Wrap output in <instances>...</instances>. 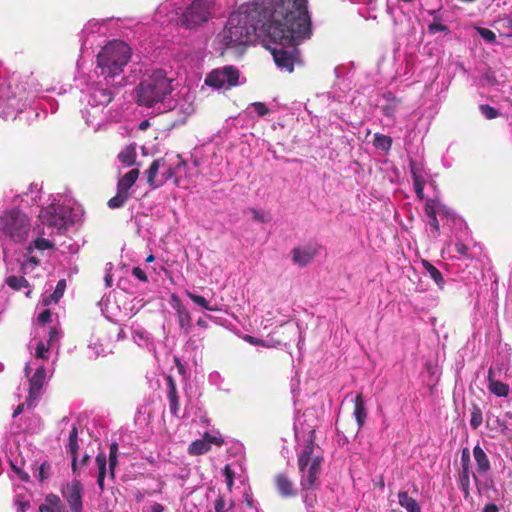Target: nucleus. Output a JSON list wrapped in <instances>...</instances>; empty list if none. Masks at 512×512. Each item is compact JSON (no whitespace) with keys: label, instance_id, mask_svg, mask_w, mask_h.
Segmentation results:
<instances>
[{"label":"nucleus","instance_id":"17","mask_svg":"<svg viewBox=\"0 0 512 512\" xmlns=\"http://www.w3.org/2000/svg\"><path fill=\"white\" fill-rule=\"evenodd\" d=\"M425 212L428 216V224L431 230L435 236L438 235L440 227L437 217L443 218L450 216V210L438 198H433L426 201Z\"/></svg>","mask_w":512,"mask_h":512},{"label":"nucleus","instance_id":"40","mask_svg":"<svg viewBox=\"0 0 512 512\" xmlns=\"http://www.w3.org/2000/svg\"><path fill=\"white\" fill-rule=\"evenodd\" d=\"M186 295L189 297V299L196 304L197 306L201 307L204 310L207 311H220L221 308L217 305H212L210 301H208L203 296H200L198 294H195L191 291H186Z\"/></svg>","mask_w":512,"mask_h":512},{"label":"nucleus","instance_id":"13","mask_svg":"<svg viewBox=\"0 0 512 512\" xmlns=\"http://www.w3.org/2000/svg\"><path fill=\"white\" fill-rule=\"evenodd\" d=\"M204 82L215 90H228L239 84V71L233 66L214 69L206 76Z\"/></svg>","mask_w":512,"mask_h":512},{"label":"nucleus","instance_id":"25","mask_svg":"<svg viewBox=\"0 0 512 512\" xmlns=\"http://www.w3.org/2000/svg\"><path fill=\"white\" fill-rule=\"evenodd\" d=\"M78 429L75 425H72V428L69 432L68 436V443L66 445V451L68 454H70L72 458V470L73 473L77 474L78 471V459H77V452H78Z\"/></svg>","mask_w":512,"mask_h":512},{"label":"nucleus","instance_id":"4","mask_svg":"<svg viewBox=\"0 0 512 512\" xmlns=\"http://www.w3.org/2000/svg\"><path fill=\"white\" fill-rule=\"evenodd\" d=\"M308 414L305 412L302 416L296 418L294 423V432L297 442L306 443L303 451L298 458L299 470L301 473V485L304 491V502L308 508L314 506L315 497L309 494V490L315 485L320 474L322 456L319 448L314 446V426L305 425Z\"/></svg>","mask_w":512,"mask_h":512},{"label":"nucleus","instance_id":"18","mask_svg":"<svg viewBox=\"0 0 512 512\" xmlns=\"http://www.w3.org/2000/svg\"><path fill=\"white\" fill-rule=\"evenodd\" d=\"M82 490L83 487L81 483L76 479L67 483L66 486L63 487L62 495L68 504V512H83Z\"/></svg>","mask_w":512,"mask_h":512},{"label":"nucleus","instance_id":"46","mask_svg":"<svg viewBox=\"0 0 512 512\" xmlns=\"http://www.w3.org/2000/svg\"><path fill=\"white\" fill-rule=\"evenodd\" d=\"M233 507L234 502L232 500L226 501L223 496H219L214 503L215 512H228Z\"/></svg>","mask_w":512,"mask_h":512},{"label":"nucleus","instance_id":"16","mask_svg":"<svg viewBox=\"0 0 512 512\" xmlns=\"http://www.w3.org/2000/svg\"><path fill=\"white\" fill-rule=\"evenodd\" d=\"M107 105H87L82 110L83 118L86 124L93 130L99 131L110 120V112L106 109Z\"/></svg>","mask_w":512,"mask_h":512},{"label":"nucleus","instance_id":"55","mask_svg":"<svg viewBox=\"0 0 512 512\" xmlns=\"http://www.w3.org/2000/svg\"><path fill=\"white\" fill-rule=\"evenodd\" d=\"M165 507L160 503H153L150 506L143 509V512H164Z\"/></svg>","mask_w":512,"mask_h":512},{"label":"nucleus","instance_id":"44","mask_svg":"<svg viewBox=\"0 0 512 512\" xmlns=\"http://www.w3.org/2000/svg\"><path fill=\"white\" fill-rule=\"evenodd\" d=\"M422 265L425 268L426 272L438 285H442L444 283V279L442 277L441 272L435 266H433L427 260H423Z\"/></svg>","mask_w":512,"mask_h":512},{"label":"nucleus","instance_id":"50","mask_svg":"<svg viewBox=\"0 0 512 512\" xmlns=\"http://www.w3.org/2000/svg\"><path fill=\"white\" fill-rule=\"evenodd\" d=\"M65 288H66L65 280L58 281L54 292L51 294L52 300H54V302H58L59 299L63 296Z\"/></svg>","mask_w":512,"mask_h":512},{"label":"nucleus","instance_id":"29","mask_svg":"<svg viewBox=\"0 0 512 512\" xmlns=\"http://www.w3.org/2000/svg\"><path fill=\"white\" fill-rule=\"evenodd\" d=\"M428 14L432 17V22L427 26L428 33L434 35L436 33H449V28L443 23V16L440 13V9L429 10Z\"/></svg>","mask_w":512,"mask_h":512},{"label":"nucleus","instance_id":"7","mask_svg":"<svg viewBox=\"0 0 512 512\" xmlns=\"http://www.w3.org/2000/svg\"><path fill=\"white\" fill-rule=\"evenodd\" d=\"M35 98L31 91H27L23 85L7 82L0 78V117L14 119L16 115L27 106H30Z\"/></svg>","mask_w":512,"mask_h":512},{"label":"nucleus","instance_id":"8","mask_svg":"<svg viewBox=\"0 0 512 512\" xmlns=\"http://www.w3.org/2000/svg\"><path fill=\"white\" fill-rule=\"evenodd\" d=\"M222 14L221 5L217 0H192L184 7L179 22L182 27L193 30Z\"/></svg>","mask_w":512,"mask_h":512},{"label":"nucleus","instance_id":"1","mask_svg":"<svg viewBox=\"0 0 512 512\" xmlns=\"http://www.w3.org/2000/svg\"><path fill=\"white\" fill-rule=\"evenodd\" d=\"M252 36L265 37L275 64L292 72L297 61V45L311 36L306 0H257L233 10L226 26L217 35L219 49L244 46Z\"/></svg>","mask_w":512,"mask_h":512},{"label":"nucleus","instance_id":"53","mask_svg":"<svg viewBox=\"0 0 512 512\" xmlns=\"http://www.w3.org/2000/svg\"><path fill=\"white\" fill-rule=\"evenodd\" d=\"M208 379L212 385L217 386L219 389L221 388V384L223 383V378L221 377V375L218 372L214 371V372L210 373Z\"/></svg>","mask_w":512,"mask_h":512},{"label":"nucleus","instance_id":"39","mask_svg":"<svg viewBox=\"0 0 512 512\" xmlns=\"http://www.w3.org/2000/svg\"><path fill=\"white\" fill-rule=\"evenodd\" d=\"M169 390H168V400H169V409L173 416L179 417V399L176 393V388L174 382L171 378L168 379Z\"/></svg>","mask_w":512,"mask_h":512},{"label":"nucleus","instance_id":"19","mask_svg":"<svg viewBox=\"0 0 512 512\" xmlns=\"http://www.w3.org/2000/svg\"><path fill=\"white\" fill-rule=\"evenodd\" d=\"M224 440L218 431L206 432L201 439L193 441L188 448L190 455H202L211 449L212 445L221 446Z\"/></svg>","mask_w":512,"mask_h":512},{"label":"nucleus","instance_id":"9","mask_svg":"<svg viewBox=\"0 0 512 512\" xmlns=\"http://www.w3.org/2000/svg\"><path fill=\"white\" fill-rule=\"evenodd\" d=\"M77 81L82 93L81 100L87 105H108L113 98L111 87L119 86L97 78L94 72L79 77Z\"/></svg>","mask_w":512,"mask_h":512},{"label":"nucleus","instance_id":"2","mask_svg":"<svg viewBox=\"0 0 512 512\" xmlns=\"http://www.w3.org/2000/svg\"><path fill=\"white\" fill-rule=\"evenodd\" d=\"M51 322V312L45 309L37 317V325L34 327L32 338L28 344L31 359L26 363L24 372L29 384V394L25 402L20 404L13 412L17 417L26 406L32 408L42 394V389L52 374L50 368V353L61 337L56 327L47 324Z\"/></svg>","mask_w":512,"mask_h":512},{"label":"nucleus","instance_id":"20","mask_svg":"<svg viewBox=\"0 0 512 512\" xmlns=\"http://www.w3.org/2000/svg\"><path fill=\"white\" fill-rule=\"evenodd\" d=\"M170 305L175 310L177 321L181 331L186 335L189 334L192 328V319L190 312L183 305L180 298L176 294L171 295Z\"/></svg>","mask_w":512,"mask_h":512},{"label":"nucleus","instance_id":"63","mask_svg":"<svg viewBox=\"0 0 512 512\" xmlns=\"http://www.w3.org/2000/svg\"><path fill=\"white\" fill-rule=\"evenodd\" d=\"M117 453H118V445H117V443L111 444L109 457L110 458H114V457L117 456Z\"/></svg>","mask_w":512,"mask_h":512},{"label":"nucleus","instance_id":"10","mask_svg":"<svg viewBox=\"0 0 512 512\" xmlns=\"http://www.w3.org/2000/svg\"><path fill=\"white\" fill-rule=\"evenodd\" d=\"M30 229V219L19 209L6 210L0 216V231L15 243L26 241Z\"/></svg>","mask_w":512,"mask_h":512},{"label":"nucleus","instance_id":"38","mask_svg":"<svg viewBox=\"0 0 512 512\" xmlns=\"http://www.w3.org/2000/svg\"><path fill=\"white\" fill-rule=\"evenodd\" d=\"M136 155V145L130 144L121 150L118 159L123 165L129 167L135 164Z\"/></svg>","mask_w":512,"mask_h":512},{"label":"nucleus","instance_id":"58","mask_svg":"<svg viewBox=\"0 0 512 512\" xmlns=\"http://www.w3.org/2000/svg\"><path fill=\"white\" fill-rule=\"evenodd\" d=\"M454 250L461 256H467L468 247L461 242L455 244Z\"/></svg>","mask_w":512,"mask_h":512},{"label":"nucleus","instance_id":"5","mask_svg":"<svg viewBox=\"0 0 512 512\" xmlns=\"http://www.w3.org/2000/svg\"><path fill=\"white\" fill-rule=\"evenodd\" d=\"M131 58L130 47L120 40L108 42L97 54V69L94 76L106 83L122 85V74Z\"/></svg>","mask_w":512,"mask_h":512},{"label":"nucleus","instance_id":"33","mask_svg":"<svg viewBox=\"0 0 512 512\" xmlns=\"http://www.w3.org/2000/svg\"><path fill=\"white\" fill-rule=\"evenodd\" d=\"M138 176L139 171L137 169H132L128 171L124 176H122L119 179L117 189L122 192L130 193L129 190L137 181Z\"/></svg>","mask_w":512,"mask_h":512},{"label":"nucleus","instance_id":"28","mask_svg":"<svg viewBox=\"0 0 512 512\" xmlns=\"http://www.w3.org/2000/svg\"><path fill=\"white\" fill-rule=\"evenodd\" d=\"M41 193V185L38 183H31L26 192H23L21 195H18L17 198H20L19 203L23 204V206H32L36 205L40 199Z\"/></svg>","mask_w":512,"mask_h":512},{"label":"nucleus","instance_id":"42","mask_svg":"<svg viewBox=\"0 0 512 512\" xmlns=\"http://www.w3.org/2000/svg\"><path fill=\"white\" fill-rule=\"evenodd\" d=\"M5 282L13 290H21L29 286L28 281L23 276L10 275Z\"/></svg>","mask_w":512,"mask_h":512},{"label":"nucleus","instance_id":"23","mask_svg":"<svg viewBox=\"0 0 512 512\" xmlns=\"http://www.w3.org/2000/svg\"><path fill=\"white\" fill-rule=\"evenodd\" d=\"M410 168L416 195L420 200H422L424 198L426 173L422 167V164L418 162H411Z\"/></svg>","mask_w":512,"mask_h":512},{"label":"nucleus","instance_id":"26","mask_svg":"<svg viewBox=\"0 0 512 512\" xmlns=\"http://www.w3.org/2000/svg\"><path fill=\"white\" fill-rule=\"evenodd\" d=\"M174 7L170 1H166L157 8L154 21L160 25H167L175 19Z\"/></svg>","mask_w":512,"mask_h":512},{"label":"nucleus","instance_id":"49","mask_svg":"<svg viewBox=\"0 0 512 512\" xmlns=\"http://www.w3.org/2000/svg\"><path fill=\"white\" fill-rule=\"evenodd\" d=\"M479 110L481 114L488 120L495 119L499 116L498 110L487 104L480 105Z\"/></svg>","mask_w":512,"mask_h":512},{"label":"nucleus","instance_id":"41","mask_svg":"<svg viewBox=\"0 0 512 512\" xmlns=\"http://www.w3.org/2000/svg\"><path fill=\"white\" fill-rule=\"evenodd\" d=\"M373 146L383 152H388L392 146V138L380 133L374 134Z\"/></svg>","mask_w":512,"mask_h":512},{"label":"nucleus","instance_id":"3","mask_svg":"<svg viewBox=\"0 0 512 512\" xmlns=\"http://www.w3.org/2000/svg\"><path fill=\"white\" fill-rule=\"evenodd\" d=\"M175 74L163 68L146 69L136 87V101L156 113L168 112L171 94L177 89Z\"/></svg>","mask_w":512,"mask_h":512},{"label":"nucleus","instance_id":"37","mask_svg":"<svg viewBox=\"0 0 512 512\" xmlns=\"http://www.w3.org/2000/svg\"><path fill=\"white\" fill-rule=\"evenodd\" d=\"M488 389L497 397H507L510 391L509 385L493 379L491 377V372L489 373L488 378Z\"/></svg>","mask_w":512,"mask_h":512},{"label":"nucleus","instance_id":"31","mask_svg":"<svg viewBox=\"0 0 512 512\" xmlns=\"http://www.w3.org/2000/svg\"><path fill=\"white\" fill-rule=\"evenodd\" d=\"M473 456L476 462V469L478 473H486L490 470V461L484 450L479 445L474 447Z\"/></svg>","mask_w":512,"mask_h":512},{"label":"nucleus","instance_id":"34","mask_svg":"<svg viewBox=\"0 0 512 512\" xmlns=\"http://www.w3.org/2000/svg\"><path fill=\"white\" fill-rule=\"evenodd\" d=\"M399 505L407 512H421V507L418 502L409 496L406 491H399L398 493Z\"/></svg>","mask_w":512,"mask_h":512},{"label":"nucleus","instance_id":"32","mask_svg":"<svg viewBox=\"0 0 512 512\" xmlns=\"http://www.w3.org/2000/svg\"><path fill=\"white\" fill-rule=\"evenodd\" d=\"M353 414H354V417L356 419V422H357L359 428H361L364 425L366 417H367L364 399L361 394H357L354 398Z\"/></svg>","mask_w":512,"mask_h":512},{"label":"nucleus","instance_id":"54","mask_svg":"<svg viewBox=\"0 0 512 512\" xmlns=\"http://www.w3.org/2000/svg\"><path fill=\"white\" fill-rule=\"evenodd\" d=\"M461 466L464 467H470V452L467 448L462 450L461 454Z\"/></svg>","mask_w":512,"mask_h":512},{"label":"nucleus","instance_id":"62","mask_svg":"<svg viewBox=\"0 0 512 512\" xmlns=\"http://www.w3.org/2000/svg\"><path fill=\"white\" fill-rule=\"evenodd\" d=\"M46 468H48V465H46V463H43L40 466V471H39V479H40V481H43L47 477L46 476Z\"/></svg>","mask_w":512,"mask_h":512},{"label":"nucleus","instance_id":"35","mask_svg":"<svg viewBox=\"0 0 512 512\" xmlns=\"http://www.w3.org/2000/svg\"><path fill=\"white\" fill-rule=\"evenodd\" d=\"M98 474H97V484L100 490L104 489V480L107 472V456L105 453H99L95 459Z\"/></svg>","mask_w":512,"mask_h":512},{"label":"nucleus","instance_id":"22","mask_svg":"<svg viewBox=\"0 0 512 512\" xmlns=\"http://www.w3.org/2000/svg\"><path fill=\"white\" fill-rule=\"evenodd\" d=\"M318 249L315 245H305L292 250V260L299 266H305L317 255Z\"/></svg>","mask_w":512,"mask_h":512},{"label":"nucleus","instance_id":"15","mask_svg":"<svg viewBox=\"0 0 512 512\" xmlns=\"http://www.w3.org/2000/svg\"><path fill=\"white\" fill-rule=\"evenodd\" d=\"M113 336L106 327L99 326L92 334L88 348L95 357L104 356L112 352Z\"/></svg>","mask_w":512,"mask_h":512},{"label":"nucleus","instance_id":"64","mask_svg":"<svg viewBox=\"0 0 512 512\" xmlns=\"http://www.w3.org/2000/svg\"><path fill=\"white\" fill-rule=\"evenodd\" d=\"M483 512H498V508L494 504H488L484 507Z\"/></svg>","mask_w":512,"mask_h":512},{"label":"nucleus","instance_id":"57","mask_svg":"<svg viewBox=\"0 0 512 512\" xmlns=\"http://www.w3.org/2000/svg\"><path fill=\"white\" fill-rule=\"evenodd\" d=\"M224 474H225V478H226L225 481H226L227 487L229 490H231V488L233 486V475H232V472H231L229 466L225 467Z\"/></svg>","mask_w":512,"mask_h":512},{"label":"nucleus","instance_id":"30","mask_svg":"<svg viewBox=\"0 0 512 512\" xmlns=\"http://www.w3.org/2000/svg\"><path fill=\"white\" fill-rule=\"evenodd\" d=\"M40 512H68L58 496L50 494L39 507Z\"/></svg>","mask_w":512,"mask_h":512},{"label":"nucleus","instance_id":"52","mask_svg":"<svg viewBox=\"0 0 512 512\" xmlns=\"http://www.w3.org/2000/svg\"><path fill=\"white\" fill-rule=\"evenodd\" d=\"M251 109H253V111L258 116H265L269 112L267 106L261 102H255V103L251 104Z\"/></svg>","mask_w":512,"mask_h":512},{"label":"nucleus","instance_id":"56","mask_svg":"<svg viewBox=\"0 0 512 512\" xmlns=\"http://www.w3.org/2000/svg\"><path fill=\"white\" fill-rule=\"evenodd\" d=\"M132 274L140 281H147L146 273L139 267H134L132 270Z\"/></svg>","mask_w":512,"mask_h":512},{"label":"nucleus","instance_id":"14","mask_svg":"<svg viewBox=\"0 0 512 512\" xmlns=\"http://www.w3.org/2000/svg\"><path fill=\"white\" fill-rule=\"evenodd\" d=\"M195 93L188 86H182L176 93H172L169 99L171 107L169 111H176L185 120L195 112Z\"/></svg>","mask_w":512,"mask_h":512},{"label":"nucleus","instance_id":"27","mask_svg":"<svg viewBox=\"0 0 512 512\" xmlns=\"http://www.w3.org/2000/svg\"><path fill=\"white\" fill-rule=\"evenodd\" d=\"M275 486L279 494L283 497L294 496L297 493L293 482L285 473H279L275 476Z\"/></svg>","mask_w":512,"mask_h":512},{"label":"nucleus","instance_id":"51","mask_svg":"<svg viewBox=\"0 0 512 512\" xmlns=\"http://www.w3.org/2000/svg\"><path fill=\"white\" fill-rule=\"evenodd\" d=\"M480 36L487 42L493 43L496 40V35L493 31L487 28H478Z\"/></svg>","mask_w":512,"mask_h":512},{"label":"nucleus","instance_id":"21","mask_svg":"<svg viewBox=\"0 0 512 512\" xmlns=\"http://www.w3.org/2000/svg\"><path fill=\"white\" fill-rule=\"evenodd\" d=\"M378 107L389 118H395L403 110L402 101L390 92L382 95L378 100Z\"/></svg>","mask_w":512,"mask_h":512},{"label":"nucleus","instance_id":"6","mask_svg":"<svg viewBox=\"0 0 512 512\" xmlns=\"http://www.w3.org/2000/svg\"><path fill=\"white\" fill-rule=\"evenodd\" d=\"M146 173L147 182L152 188H159L171 179L177 187L187 189L194 176L179 155L154 160Z\"/></svg>","mask_w":512,"mask_h":512},{"label":"nucleus","instance_id":"11","mask_svg":"<svg viewBox=\"0 0 512 512\" xmlns=\"http://www.w3.org/2000/svg\"><path fill=\"white\" fill-rule=\"evenodd\" d=\"M77 213L68 205H60L52 202L49 206L42 208L39 219L42 224L52 228L57 233H62L66 228L75 222Z\"/></svg>","mask_w":512,"mask_h":512},{"label":"nucleus","instance_id":"36","mask_svg":"<svg viewBox=\"0 0 512 512\" xmlns=\"http://www.w3.org/2000/svg\"><path fill=\"white\" fill-rule=\"evenodd\" d=\"M109 21V19H103V20H97V19H91L89 20L84 28L82 29V38L84 36H88L90 34L94 33H104V28L106 26V23Z\"/></svg>","mask_w":512,"mask_h":512},{"label":"nucleus","instance_id":"47","mask_svg":"<svg viewBox=\"0 0 512 512\" xmlns=\"http://www.w3.org/2000/svg\"><path fill=\"white\" fill-rule=\"evenodd\" d=\"M249 212L251 213L252 218L257 222L266 223L271 219L269 213L261 209L251 208L249 209Z\"/></svg>","mask_w":512,"mask_h":512},{"label":"nucleus","instance_id":"45","mask_svg":"<svg viewBox=\"0 0 512 512\" xmlns=\"http://www.w3.org/2000/svg\"><path fill=\"white\" fill-rule=\"evenodd\" d=\"M483 421L482 411L477 405H473L470 413V426L473 429H477L481 426Z\"/></svg>","mask_w":512,"mask_h":512},{"label":"nucleus","instance_id":"43","mask_svg":"<svg viewBox=\"0 0 512 512\" xmlns=\"http://www.w3.org/2000/svg\"><path fill=\"white\" fill-rule=\"evenodd\" d=\"M129 197L130 193L122 192L117 189V194L108 201V206L111 209L120 208L126 203Z\"/></svg>","mask_w":512,"mask_h":512},{"label":"nucleus","instance_id":"24","mask_svg":"<svg viewBox=\"0 0 512 512\" xmlns=\"http://www.w3.org/2000/svg\"><path fill=\"white\" fill-rule=\"evenodd\" d=\"M132 339L139 347L156 354V345L150 333L142 327L137 326L132 328Z\"/></svg>","mask_w":512,"mask_h":512},{"label":"nucleus","instance_id":"61","mask_svg":"<svg viewBox=\"0 0 512 512\" xmlns=\"http://www.w3.org/2000/svg\"><path fill=\"white\" fill-rule=\"evenodd\" d=\"M88 460H89V455H87V454H84L82 459L78 460V471H77V473H79V471L81 470L82 467L87 465Z\"/></svg>","mask_w":512,"mask_h":512},{"label":"nucleus","instance_id":"12","mask_svg":"<svg viewBox=\"0 0 512 512\" xmlns=\"http://www.w3.org/2000/svg\"><path fill=\"white\" fill-rule=\"evenodd\" d=\"M54 249V243L48 239L38 236L33 242L25 247L20 259V271L23 275L37 276L36 271L40 267L44 251Z\"/></svg>","mask_w":512,"mask_h":512},{"label":"nucleus","instance_id":"59","mask_svg":"<svg viewBox=\"0 0 512 512\" xmlns=\"http://www.w3.org/2000/svg\"><path fill=\"white\" fill-rule=\"evenodd\" d=\"M52 303H55V302H54V300H52L51 294L50 295H43L41 300H40V302H39V305H41L43 307H46V306H49Z\"/></svg>","mask_w":512,"mask_h":512},{"label":"nucleus","instance_id":"60","mask_svg":"<svg viewBox=\"0 0 512 512\" xmlns=\"http://www.w3.org/2000/svg\"><path fill=\"white\" fill-rule=\"evenodd\" d=\"M116 465H117V456L114 458L109 457V472H110V476L112 478H114V470H115Z\"/></svg>","mask_w":512,"mask_h":512},{"label":"nucleus","instance_id":"48","mask_svg":"<svg viewBox=\"0 0 512 512\" xmlns=\"http://www.w3.org/2000/svg\"><path fill=\"white\" fill-rule=\"evenodd\" d=\"M471 474L476 481L477 480L476 476L471 472L470 467L462 468L461 473H460V482L463 487V490H465V491L469 488Z\"/></svg>","mask_w":512,"mask_h":512}]
</instances>
